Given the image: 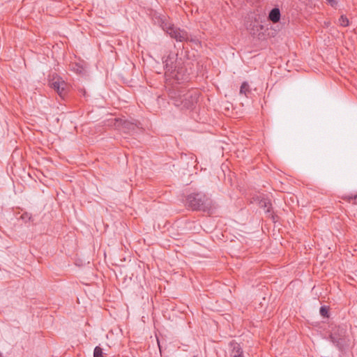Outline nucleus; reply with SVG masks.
Listing matches in <instances>:
<instances>
[{
    "mask_svg": "<svg viewBox=\"0 0 357 357\" xmlns=\"http://www.w3.org/2000/svg\"><path fill=\"white\" fill-rule=\"evenodd\" d=\"M169 97L173 104L181 109H191L198 99L195 91H187L183 88L178 87H174L169 90Z\"/></svg>",
    "mask_w": 357,
    "mask_h": 357,
    "instance_id": "obj_1",
    "label": "nucleus"
},
{
    "mask_svg": "<svg viewBox=\"0 0 357 357\" xmlns=\"http://www.w3.org/2000/svg\"><path fill=\"white\" fill-rule=\"evenodd\" d=\"M187 206L192 210L207 211L211 207V201L202 193H192L187 197Z\"/></svg>",
    "mask_w": 357,
    "mask_h": 357,
    "instance_id": "obj_2",
    "label": "nucleus"
},
{
    "mask_svg": "<svg viewBox=\"0 0 357 357\" xmlns=\"http://www.w3.org/2000/svg\"><path fill=\"white\" fill-rule=\"evenodd\" d=\"M162 29L165 30L171 38L175 39L178 42L187 41L189 38L188 33L179 28L175 27L169 23H162Z\"/></svg>",
    "mask_w": 357,
    "mask_h": 357,
    "instance_id": "obj_3",
    "label": "nucleus"
},
{
    "mask_svg": "<svg viewBox=\"0 0 357 357\" xmlns=\"http://www.w3.org/2000/svg\"><path fill=\"white\" fill-rule=\"evenodd\" d=\"M176 55L174 54H170L164 61L165 75L174 77L176 79H179L180 77L178 75V72L177 70L178 67L176 65Z\"/></svg>",
    "mask_w": 357,
    "mask_h": 357,
    "instance_id": "obj_4",
    "label": "nucleus"
},
{
    "mask_svg": "<svg viewBox=\"0 0 357 357\" xmlns=\"http://www.w3.org/2000/svg\"><path fill=\"white\" fill-rule=\"evenodd\" d=\"M345 333L346 331L343 328L337 327L333 330L330 335L331 342L339 350L344 349L346 342Z\"/></svg>",
    "mask_w": 357,
    "mask_h": 357,
    "instance_id": "obj_5",
    "label": "nucleus"
},
{
    "mask_svg": "<svg viewBox=\"0 0 357 357\" xmlns=\"http://www.w3.org/2000/svg\"><path fill=\"white\" fill-rule=\"evenodd\" d=\"M52 87L59 93V95L63 97L65 94L66 83L59 79H54L51 84Z\"/></svg>",
    "mask_w": 357,
    "mask_h": 357,
    "instance_id": "obj_6",
    "label": "nucleus"
},
{
    "mask_svg": "<svg viewBox=\"0 0 357 357\" xmlns=\"http://www.w3.org/2000/svg\"><path fill=\"white\" fill-rule=\"evenodd\" d=\"M232 350L231 357H244L243 351L239 344L234 342L231 344Z\"/></svg>",
    "mask_w": 357,
    "mask_h": 357,
    "instance_id": "obj_7",
    "label": "nucleus"
},
{
    "mask_svg": "<svg viewBox=\"0 0 357 357\" xmlns=\"http://www.w3.org/2000/svg\"><path fill=\"white\" fill-rule=\"evenodd\" d=\"M268 18L274 23L278 22L280 19V12L279 8H273L269 13Z\"/></svg>",
    "mask_w": 357,
    "mask_h": 357,
    "instance_id": "obj_8",
    "label": "nucleus"
},
{
    "mask_svg": "<svg viewBox=\"0 0 357 357\" xmlns=\"http://www.w3.org/2000/svg\"><path fill=\"white\" fill-rule=\"evenodd\" d=\"M259 205L261 208H263L266 212H270L271 204L268 199L261 198L259 202Z\"/></svg>",
    "mask_w": 357,
    "mask_h": 357,
    "instance_id": "obj_9",
    "label": "nucleus"
},
{
    "mask_svg": "<svg viewBox=\"0 0 357 357\" xmlns=\"http://www.w3.org/2000/svg\"><path fill=\"white\" fill-rule=\"evenodd\" d=\"M250 92V90L248 83L247 82H243L240 88V93L247 96Z\"/></svg>",
    "mask_w": 357,
    "mask_h": 357,
    "instance_id": "obj_10",
    "label": "nucleus"
},
{
    "mask_svg": "<svg viewBox=\"0 0 357 357\" xmlns=\"http://www.w3.org/2000/svg\"><path fill=\"white\" fill-rule=\"evenodd\" d=\"M338 22L339 24L342 26H347L349 24L348 18L344 15H341Z\"/></svg>",
    "mask_w": 357,
    "mask_h": 357,
    "instance_id": "obj_11",
    "label": "nucleus"
},
{
    "mask_svg": "<svg viewBox=\"0 0 357 357\" xmlns=\"http://www.w3.org/2000/svg\"><path fill=\"white\" fill-rule=\"evenodd\" d=\"M93 357H104L102 349L100 347H96L93 351Z\"/></svg>",
    "mask_w": 357,
    "mask_h": 357,
    "instance_id": "obj_12",
    "label": "nucleus"
},
{
    "mask_svg": "<svg viewBox=\"0 0 357 357\" xmlns=\"http://www.w3.org/2000/svg\"><path fill=\"white\" fill-rule=\"evenodd\" d=\"M319 312H320V314L321 316H323V317L328 316V309L326 308V307L321 306Z\"/></svg>",
    "mask_w": 357,
    "mask_h": 357,
    "instance_id": "obj_13",
    "label": "nucleus"
},
{
    "mask_svg": "<svg viewBox=\"0 0 357 357\" xmlns=\"http://www.w3.org/2000/svg\"><path fill=\"white\" fill-rule=\"evenodd\" d=\"M123 126L125 128H128V129H133L134 125L132 123H130L129 122L124 121Z\"/></svg>",
    "mask_w": 357,
    "mask_h": 357,
    "instance_id": "obj_14",
    "label": "nucleus"
},
{
    "mask_svg": "<svg viewBox=\"0 0 357 357\" xmlns=\"http://www.w3.org/2000/svg\"><path fill=\"white\" fill-rule=\"evenodd\" d=\"M332 7H335L337 5L335 0H326Z\"/></svg>",
    "mask_w": 357,
    "mask_h": 357,
    "instance_id": "obj_15",
    "label": "nucleus"
},
{
    "mask_svg": "<svg viewBox=\"0 0 357 357\" xmlns=\"http://www.w3.org/2000/svg\"><path fill=\"white\" fill-rule=\"evenodd\" d=\"M27 217L29 218V219H30V218H30V216H29V215H28V214H24V215L22 216V218H23L24 219V218H27Z\"/></svg>",
    "mask_w": 357,
    "mask_h": 357,
    "instance_id": "obj_16",
    "label": "nucleus"
}]
</instances>
